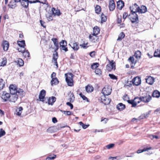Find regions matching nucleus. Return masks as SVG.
Masks as SVG:
<instances>
[{"label":"nucleus","instance_id":"a211bd4d","mask_svg":"<svg viewBox=\"0 0 160 160\" xmlns=\"http://www.w3.org/2000/svg\"><path fill=\"white\" fill-rule=\"evenodd\" d=\"M154 78L151 76H148L146 78V82L149 84H152L154 82Z\"/></svg>","mask_w":160,"mask_h":160},{"label":"nucleus","instance_id":"3c124183","mask_svg":"<svg viewBox=\"0 0 160 160\" xmlns=\"http://www.w3.org/2000/svg\"><path fill=\"white\" fill-rule=\"evenodd\" d=\"M55 53H54L53 54V60H57L58 58V53L57 52H55Z\"/></svg>","mask_w":160,"mask_h":160},{"label":"nucleus","instance_id":"aec40b11","mask_svg":"<svg viewBox=\"0 0 160 160\" xmlns=\"http://www.w3.org/2000/svg\"><path fill=\"white\" fill-rule=\"evenodd\" d=\"M118 8L119 10H121L124 6V3L122 1H119L117 2Z\"/></svg>","mask_w":160,"mask_h":160},{"label":"nucleus","instance_id":"c9c22d12","mask_svg":"<svg viewBox=\"0 0 160 160\" xmlns=\"http://www.w3.org/2000/svg\"><path fill=\"white\" fill-rule=\"evenodd\" d=\"M18 45L21 47H24L25 45V41L22 40L18 42Z\"/></svg>","mask_w":160,"mask_h":160},{"label":"nucleus","instance_id":"09e8293b","mask_svg":"<svg viewBox=\"0 0 160 160\" xmlns=\"http://www.w3.org/2000/svg\"><path fill=\"white\" fill-rule=\"evenodd\" d=\"M51 40L53 42L54 45H57V44H58V42L57 41V39L56 38H52L51 39Z\"/></svg>","mask_w":160,"mask_h":160},{"label":"nucleus","instance_id":"338daca9","mask_svg":"<svg viewBox=\"0 0 160 160\" xmlns=\"http://www.w3.org/2000/svg\"><path fill=\"white\" fill-rule=\"evenodd\" d=\"M128 16V13L127 12H125L123 13V18L125 19Z\"/></svg>","mask_w":160,"mask_h":160},{"label":"nucleus","instance_id":"a19ab883","mask_svg":"<svg viewBox=\"0 0 160 160\" xmlns=\"http://www.w3.org/2000/svg\"><path fill=\"white\" fill-rule=\"evenodd\" d=\"M95 10L96 13L98 14L101 11L100 7L99 5H97L95 8Z\"/></svg>","mask_w":160,"mask_h":160},{"label":"nucleus","instance_id":"7ed1b4c3","mask_svg":"<svg viewBox=\"0 0 160 160\" xmlns=\"http://www.w3.org/2000/svg\"><path fill=\"white\" fill-rule=\"evenodd\" d=\"M66 81L69 86H72L73 85L72 79L73 75L71 73L65 74Z\"/></svg>","mask_w":160,"mask_h":160},{"label":"nucleus","instance_id":"69168bd1","mask_svg":"<svg viewBox=\"0 0 160 160\" xmlns=\"http://www.w3.org/2000/svg\"><path fill=\"white\" fill-rule=\"evenodd\" d=\"M56 73L55 72H53L51 74V77L52 78V79L53 78H55L56 76Z\"/></svg>","mask_w":160,"mask_h":160},{"label":"nucleus","instance_id":"4468645a","mask_svg":"<svg viewBox=\"0 0 160 160\" xmlns=\"http://www.w3.org/2000/svg\"><path fill=\"white\" fill-rule=\"evenodd\" d=\"M46 94V91L44 90H42L40 93L39 98L40 101L43 102L44 98Z\"/></svg>","mask_w":160,"mask_h":160},{"label":"nucleus","instance_id":"412c9836","mask_svg":"<svg viewBox=\"0 0 160 160\" xmlns=\"http://www.w3.org/2000/svg\"><path fill=\"white\" fill-rule=\"evenodd\" d=\"M133 100L134 103L133 105V107H135L138 103H139L140 102L142 101L141 97L140 98H135Z\"/></svg>","mask_w":160,"mask_h":160},{"label":"nucleus","instance_id":"6e6d98bb","mask_svg":"<svg viewBox=\"0 0 160 160\" xmlns=\"http://www.w3.org/2000/svg\"><path fill=\"white\" fill-rule=\"evenodd\" d=\"M25 49L24 47H20L18 49V50L19 52H21L23 53V52L25 50Z\"/></svg>","mask_w":160,"mask_h":160},{"label":"nucleus","instance_id":"c03bdc74","mask_svg":"<svg viewBox=\"0 0 160 160\" xmlns=\"http://www.w3.org/2000/svg\"><path fill=\"white\" fill-rule=\"evenodd\" d=\"M9 7L11 8H15L16 6V4L15 2H13L12 3V2H10V4L8 5Z\"/></svg>","mask_w":160,"mask_h":160},{"label":"nucleus","instance_id":"a878e982","mask_svg":"<svg viewBox=\"0 0 160 160\" xmlns=\"http://www.w3.org/2000/svg\"><path fill=\"white\" fill-rule=\"evenodd\" d=\"M152 96L153 97L159 98L160 96V92L157 90H155L152 93Z\"/></svg>","mask_w":160,"mask_h":160},{"label":"nucleus","instance_id":"4c0bfd02","mask_svg":"<svg viewBox=\"0 0 160 160\" xmlns=\"http://www.w3.org/2000/svg\"><path fill=\"white\" fill-rule=\"evenodd\" d=\"M155 57H160V50L157 49L156 50L154 54Z\"/></svg>","mask_w":160,"mask_h":160},{"label":"nucleus","instance_id":"7c9ffc66","mask_svg":"<svg viewBox=\"0 0 160 160\" xmlns=\"http://www.w3.org/2000/svg\"><path fill=\"white\" fill-rule=\"evenodd\" d=\"M59 81L57 78L52 79L51 81V85H52L53 84L56 85L58 83Z\"/></svg>","mask_w":160,"mask_h":160},{"label":"nucleus","instance_id":"5fc2aeb1","mask_svg":"<svg viewBox=\"0 0 160 160\" xmlns=\"http://www.w3.org/2000/svg\"><path fill=\"white\" fill-rule=\"evenodd\" d=\"M109 76L112 79H117V77L115 76V75L113 74H109Z\"/></svg>","mask_w":160,"mask_h":160},{"label":"nucleus","instance_id":"37998d69","mask_svg":"<svg viewBox=\"0 0 160 160\" xmlns=\"http://www.w3.org/2000/svg\"><path fill=\"white\" fill-rule=\"evenodd\" d=\"M56 157V156L55 155L53 154L52 157L48 156L46 158V160H53Z\"/></svg>","mask_w":160,"mask_h":160},{"label":"nucleus","instance_id":"4d7b16f0","mask_svg":"<svg viewBox=\"0 0 160 160\" xmlns=\"http://www.w3.org/2000/svg\"><path fill=\"white\" fill-rule=\"evenodd\" d=\"M7 60L5 58V59H3L1 62V66H4L6 65L7 63Z\"/></svg>","mask_w":160,"mask_h":160},{"label":"nucleus","instance_id":"423d86ee","mask_svg":"<svg viewBox=\"0 0 160 160\" xmlns=\"http://www.w3.org/2000/svg\"><path fill=\"white\" fill-rule=\"evenodd\" d=\"M60 47L61 49L63 50L65 52L68 51V49L66 47L67 45V42L64 40H62L60 42Z\"/></svg>","mask_w":160,"mask_h":160},{"label":"nucleus","instance_id":"a18cd8bd","mask_svg":"<svg viewBox=\"0 0 160 160\" xmlns=\"http://www.w3.org/2000/svg\"><path fill=\"white\" fill-rule=\"evenodd\" d=\"M98 63H94L91 65V68L92 69H96L97 67H98Z\"/></svg>","mask_w":160,"mask_h":160},{"label":"nucleus","instance_id":"bb28decb","mask_svg":"<svg viewBox=\"0 0 160 160\" xmlns=\"http://www.w3.org/2000/svg\"><path fill=\"white\" fill-rule=\"evenodd\" d=\"M20 66H22L24 64V62L23 60L21 58H18V60L15 61Z\"/></svg>","mask_w":160,"mask_h":160},{"label":"nucleus","instance_id":"ddd939ff","mask_svg":"<svg viewBox=\"0 0 160 160\" xmlns=\"http://www.w3.org/2000/svg\"><path fill=\"white\" fill-rule=\"evenodd\" d=\"M9 44V42L6 40H4L3 41L2 46L3 48L4 51H7L8 50Z\"/></svg>","mask_w":160,"mask_h":160},{"label":"nucleus","instance_id":"6ab92c4d","mask_svg":"<svg viewBox=\"0 0 160 160\" xmlns=\"http://www.w3.org/2000/svg\"><path fill=\"white\" fill-rule=\"evenodd\" d=\"M56 98L54 97H52L49 98L48 100V103L49 105H52L53 103L55 102Z\"/></svg>","mask_w":160,"mask_h":160},{"label":"nucleus","instance_id":"79ce46f5","mask_svg":"<svg viewBox=\"0 0 160 160\" xmlns=\"http://www.w3.org/2000/svg\"><path fill=\"white\" fill-rule=\"evenodd\" d=\"M22 53L23 56L25 58H28L30 57L29 53L28 51L25 50Z\"/></svg>","mask_w":160,"mask_h":160},{"label":"nucleus","instance_id":"20e7f679","mask_svg":"<svg viewBox=\"0 0 160 160\" xmlns=\"http://www.w3.org/2000/svg\"><path fill=\"white\" fill-rule=\"evenodd\" d=\"M112 89L110 86H105L102 90V93L103 96H108L112 92Z\"/></svg>","mask_w":160,"mask_h":160},{"label":"nucleus","instance_id":"5701e85b","mask_svg":"<svg viewBox=\"0 0 160 160\" xmlns=\"http://www.w3.org/2000/svg\"><path fill=\"white\" fill-rule=\"evenodd\" d=\"M125 105L122 103H119L117 106V108L120 111H122L125 109Z\"/></svg>","mask_w":160,"mask_h":160},{"label":"nucleus","instance_id":"39448f33","mask_svg":"<svg viewBox=\"0 0 160 160\" xmlns=\"http://www.w3.org/2000/svg\"><path fill=\"white\" fill-rule=\"evenodd\" d=\"M109 63L107 65L106 67V69L107 70L110 71L112 69H115V62L112 60L110 61L109 60Z\"/></svg>","mask_w":160,"mask_h":160},{"label":"nucleus","instance_id":"c85d7f7f","mask_svg":"<svg viewBox=\"0 0 160 160\" xmlns=\"http://www.w3.org/2000/svg\"><path fill=\"white\" fill-rule=\"evenodd\" d=\"M69 100L71 102H73L74 100L75 97L74 94L71 92L69 93Z\"/></svg>","mask_w":160,"mask_h":160},{"label":"nucleus","instance_id":"dca6fc26","mask_svg":"<svg viewBox=\"0 0 160 160\" xmlns=\"http://www.w3.org/2000/svg\"><path fill=\"white\" fill-rule=\"evenodd\" d=\"M115 7V4L113 0H111L109 2V8L111 11H113Z\"/></svg>","mask_w":160,"mask_h":160},{"label":"nucleus","instance_id":"bf43d9fd","mask_svg":"<svg viewBox=\"0 0 160 160\" xmlns=\"http://www.w3.org/2000/svg\"><path fill=\"white\" fill-rule=\"evenodd\" d=\"M66 104L67 105L70 106V108H71V109H72L73 108V105L70 102H67L66 103Z\"/></svg>","mask_w":160,"mask_h":160},{"label":"nucleus","instance_id":"f8f14e48","mask_svg":"<svg viewBox=\"0 0 160 160\" xmlns=\"http://www.w3.org/2000/svg\"><path fill=\"white\" fill-rule=\"evenodd\" d=\"M18 94H11L9 101L10 102H15L18 98Z\"/></svg>","mask_w":160,"mask_h":160},{"label":"nucleus","instance_id":"f257e3e1","mask_svg":"<svg viewBox=\"0 0 160 160\" xmlns=\"http://www.w3.org/2000/svg\"><path fill=\"white\" fill-rule=\"evenodd\" d=\"M130 8L131 12H133V14H135V12H138L139 13H144L147 11V8L145 6H142L140 8L136 3H134L132 7H130Z\"/></svg>","mask_w":160,"mask_h":160},{"label":"nucleus","instance_id":"8fccbe9b","mask_svg":"<svg viewBox=\"0 0 160 160\" xmlns=\"http://www.w3.org/2000/svg\"><path fill=\"white\" fill-rule=\"evenodd\" d=\"M101 20L103 22L106 21L107 20L106 16H105L103 13H102L101 15Z\"/></svg>","mask_w":160,"mask_h":160},{"label":"nucleus","instance_id":"9b49d317","mask_svg":"<svg viewBox=\"0 0 160 160\" xmlns=\"http://www.w3.org/2000/svg\"><path fill=\"white\" fill-rule=\"evenodd\" d=\"M132 83L136 86L139 85L141 83V78L138 77L134 78L132 80Z\"/></svg>","mask_w":160,"mask_h":160},{"label":"nucleus","instance_id":"2f4dec72","mask_svg":"<svg viewBox=\"0 0 160 160\" xmlns=\"http://www.w3.org/2000/svg\"><path fill=\"white\" fill-rule=\"evenodd\" d=\"M5 86V82L2 79H0V90L2 89Z\"/></svg>","mask_w":160,"mask_h":160},{"label":"nucleus","instance_id":"13d9d810","mask_svg":"<svg viewBox=\"0 0 160 160\" xmlns=\"http://www.w3.org/2000/svg\"><path fill=\"white\" fill-rule=\"evenodd\" d=\"M114 144H112V143L110 144L107 145L106 146V147L108 149H110V148L113 147H114Z\"/></svg>","mask_w":160,"mask_h":160},{"label":"nucleus","instance_id":"e2e57ef3","mask_svg":"<svg viewBox=\"0 0 160 160\" xmlns=\"http://www.w3.org/2000/svg\"><path fill=\"white\" fill-rule=\"evenodd\" d=\"M151 149H152V148L151 147L147 148H143V149L142 150V152L151 150Z\"/></svg>","mask_w":160,"mask_h":160},{"label":"nucleus","instance_id":"0eeeda50","mask_svg":"<svg viewBox=\"0 0 160 160\" xmlns=\"http://www.w3.org/2000/svg\"><path fill=\"white\" fill-rule=\"evenodd\" d=\"M10 97V95L9 93H7L6 92H2L1 98L4 101H6L7 100H9Z\"/></svg>","mask_w":160,"mask_h":160},{"label":"nucleus","instance_id":"9d476101","mask_svg":"<svg viewBox=\"0 0 160 160\" xmlns=\"http://www.w3.org/2000/svg\"><path fill=\"white\" fill-rule=\"evenodd\" d=\"M132 12L131 16L130 18V19L132 23H134L137 22L138 20V16L135 12V14H133V12Z\"/></svg>","mask_w":160,"mask_h":160},{"label":"nucleus","instance_id":"de8ad7c7","mask_svg":"<svg viewBox=\"0 0 160 160\" xmlns=\"http://www.w3.org/2000/svg\"><path fill=\"white\" fill-rule=\"evenodd\" d=\"M6 134L5 132L2 128L0 129V137L4 136Z\"/></svg>","mask_w":160,"mask_h":160},{"label":"nucleus","instance_id":"4be33fe9","mask_svg":"<svg viewBox=\"0 0 160 160\" xmlns=\"http://www.w3.org/2000/svg\"><path fill=\"white\" fill-rule=\"evenodd\" d=\"M151 111L150 110L148 111V112H146L143 115H142V116H140L139 117V118L140 119H143L144 118H148L151 113Z\"/></svg>","mask_w":160,"mask_h":160},{"label":"nucleus","instance_id":"72a5a7b5","mask_svg":"<svg viewBox=\"0 0 160 160\" xmlns=\"http://www.w3.org/2000/svg\"><path fill=\"white\" fill-rule=\"evenodd\" d=\"M141 52L139 51H138L135 53L134 56L137 59L140 58H141Z\"/></svg>","mask_w":160,"mask_h":160},{"label":"nucleus","instance_id":"f704fd0d","mask_svg":"<svg viewBox=\"0 0 160 160\" xmlns=\"http://www.w3.org/2000/svg\"><path fill=\"white\" fill-rule=\"evenodd\" d=\"M29 2H21V3L22 6L23 7L27 8L28 7V3Z\"/></svg>","mask_w":160,"mask_h":160},{"label":"nucleus","instance_id":"0e129e2a","mask_svg":"<svg viewBox=\"0 0 160 160\" xmlns=\"http://www.w3.org/2000/svg\"><path fill=\"white\" fill-rule=\"evenodd\" d=\"M95 52L93 51L90 53V55L92 57H93L95 55Z\"/></svg>","mask_w":160,"mask_h":160},{"label":"nucleus","instance_id":"58836bf2","mask_svg":"<svg viewBox=\"0 0 160 160\" xmlns=\"http://www.w3.org/2000/svg\"><path fill=\"white\" fill-rule=\"evenodd\" d=\"M60 111L65 115L68 116L72 114V113L70 111H65L60 110Z\"/></svg>","mask_w":160,"mask_h":160},{"label":"nucleus","instance_id":"f03ea898","mask_svg":"<svg viewBox=\"0 0 160 160\" xmlns=\"http://www.w3.org/2000/svg\"><path fill=\"white\" fill-rule=\"evenodd\" d=\"M9 89L11 94H18V95H21L23 92L22 89L17 90L16 86L13 85H11L9 86Z\"/></svg>","mask_w":160,"mask_h":160},{"label":"nucleus","instance_id":"680f3d73","mask_svg":"<svg viewBox=\"0 0 160 160\" xmlns=\"http://www.w3.org/2000/svg\"><path fill=\"white\" fill-rule=\"evenodd\" d=\"M88 44V43H84L82 44H81L80 46L82 47L83 48H85L87 47V45Z\"/></svg>","mask_w":160,"mask_h":160},{"label":"nucleus","instance_id":"2eb2a0df","mask_svg":"<svg viewBox=\"0 0 160 160\" xmlns=\"http://www.w3.org/2000/svg\"><path fill=\"white\" fill-rule=\"evenodd\" d=\"M89 38L90 40L93 42H95L98 38L97 35L93 34L90 35Z\"/></svg>","mask_w":160,"mask_h":160},{"label":"nucleus","instance_id":"b1692460","mask_svg":"<svg viewBox=\"0 0 160 160\" xmlns=\"http://www.w3.org/2000/svg\"><path fill=\"white\" fill-rule=\"evenodd\" d=\"M100 29L98 27L96 26L93 28V34L97 35L99 33Z\"/></svg>","mask_w":160,"mask_h":160},{"label":"nucleus","instance_id":"052dcab7","mask_svg":"<svg viewBox=\"0 0 160 160\" xmlns=\"http://www.w3.org/2000/svg\"><path fill=\"white\" fill-rule=\"evenodd\" d=\"M128 102L132 105V106L133 107V105L134 103V100H129L128 101Z\"/></svg>","mask_w":160,"mask_h":160},{"label":"nucleus","instance_id":"864d4df0","mask_svg":"<svg viewBox=\"0 0 160 160\" xmlns=\"http://www.w3.org/2000/svg\"><path fill=\"white\" fill-rule=\"evenodd\" d=\"M79 95L81 96V97L84 100H86L87 101H88V98L84 95H82V93H80L79 94Z\"/></svg>","mask_w":160,"mask_h":160},{"label":"nucleus","instance_id":"c756f323","mask_svg":"<svg viewBox=\"0 0 160 160\" xmlns=\"http://www.w3.org/2000/svg\"><path fill=\"white\" fill-rule=\"evenodd\" d=\"M72 48L74 50L77 51L79 48V47L78 45V44L77 42H75L73 43L72 46Z\"/></svg>","mask_w":160,"mask_h":160},{"label":"nucleus","instance_id":"e433bc0d","mask_svg":"<svg viewBox=\"0 0 160 160\" xmlns=\"http://www.w3.org/2000/svg\"><path fill=\"white\" fill-rule=\"evenodd\" d=\"M125 37V34L123 32H121L118 36V37L117 39L118 41H121Z\"/></svg>","mask_w":160,"mask_h":160},{"label":"nucleus","instance_id":"473e14b6","mask_svg":"<svg viewBox=\"0 0 160 160\" xmlns=\"http://www.w3.org/2000/svg\"><path fill=\"white\" fill-rule=\"evenodd\" d=\"M22 107H19L16 110V111L17 112L16 114L18 116H20L22 113Z\"/></svg>","mask_w":160,"mask_h":160},{"label":"nucleus","instance_id":"6e6552de","mask_svg":"<svg viewBox=\"0 0 160 160\" xmlns=\"http://www.w3.org/2000/svg\"><path fill=\"white\" fill-rule=\"evenodd\" d=\"M142 101L145 102H148L151 100L152 97L148 94H146L145 96L141 97Z\"/></svg>","mask_w":160,"mask_h":160},{"label":"nucleus","instance_id":"f3484780","mask_svg":"<svg viewBox=\"0 0 160 160\" xmlns=\"http://www.w3.org/2000/svg\"><path fill=\"white\" fill-rule=\"evenodd\" d=\"M52 12L54 16H59L61 14L60 11L59 9H56L55 8H52Z\"/></svg>","mask_w":160,"mask_h":160},{"label":"nucleus","instance_id":"cd10ccee","mask_svg":"<svg viewBox=\"0 0 160 160\" xmlns=\"http://www.w3.org/2000/svg\"><path fill=\"white\" fill-rule=\"evenodd\" d=\"M93 87L90 85H88L86 87V91L88 92H91L93 91Z\"/></svg>","mask_w":160,"mask_h":160},{"label":"nucleus","instance_id":"774afa93","mask_svg":"<svg viewBox=\"0 0 160 160\" xmlns=\"http://www.w3.org/2000/svg\"><path fill=\"white\" fill-rule=\"evenodd\" d=\"M124 142V141L122 140H119L117 143L119 144V145H121L123 143V142Z\"/></svg>","mask_w":160,"mask_h":160},{"label":"nucleus","instance_id":"603ef678","mask_svg":"<svg viewBox=\"0 0 160 160\" xmlns=\"http://www.w3.org/2000/svg\"><path fill=\"white\" fill-rule=\"evenodd\" d=\"M95 72L96 74L100 75L101 74V70L99 68L96 69L95 71Z\"/></svg>","mask_w":160,"mask_h":160},{"label":"nucleus","instance_id":"ea45409f","mask_svg":"<svg viewBox=\"0 0 160 160\" xmlns=\"http://www.w3.org/2000/svg\"><path fill=\"white\" fill-rule=\"evenodd\" d=\"M79 124L80 126H81L82 128L84 129L87 128L89 126V125H85L82 123V122H79Z\"/></svg>","mask_w":160,"mask_h":160},{"label":"nucleus","instance_id":"49530a36","mask_svg":"<svg viewBox=\"0 0 160 160\" xmlns=\"http://www.w3.org/2000/svg\"><path fill=\"white\" fill-rule=\"evenodd\" d=\"M46 17L48 21H51L53 19V17L50 14H47Z\"/></svg>","mask_w":160,"mask_h":160},{"label":"nucleus","instance_id":"393cba45","mask_svg":"<svg viewBox=\"0 0 160 160\" xmlns=\"http://www.w3.org/2000/svg\"><path fill=\"white\" fill-rule=\"evenodd\" d=\"M128 60L130 62H131V67H133L136 63V61H135L134 58L133 57H130L128 58Z\"/></svg>","mask_w":160,"mask_h":160},{"label":"nucleus","instance_id":"1a4fd4ad","mask_svg":"<svg viewBox=\"0 0 160 160\" xmlns=\"http://www.w3.org/2000/svg\"><path fill=\"white\" fill-rule=\"evenodd\" d=\"M101 99L102 102L105 105L109 104L110 102V99L109 98H107L105 96H101Z\"/></svg>","mask_w":160,"mask_h":160}]
</instances>
